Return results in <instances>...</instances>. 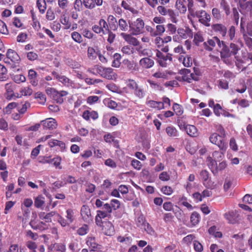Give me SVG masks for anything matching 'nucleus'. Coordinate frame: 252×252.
Masks as SVG:
<instances>
[{"label": "nucleus", "instance_id": "obj_1", "mask_svg": "<svg viewBox=\"0 0 252 252\" xmlns=\"http://www.w3.org/2000/svg\"><path fill=\"white\" fill-rule=\"evenodd\" d=\"M145 23L141 18H138L133 21H129V31L133 35H137L142 33L144 31Z\"/></svg>", "mask_w": 252, "mask_h": 252}, {"label": "nucleus", "instance_id": "obj_2", "mask_svg": "<svg viewBox=\"0 0 252 252\" xmlns=\"http://www.w3.org/2000/svg\"><path fill=\"white\" fill-rule=\"evenodd\" d=\"M127 87L132 91L134 95L139 99L143 98L146 94V91L144 88L139 86L134 80H129L127 84Z\"/></svg>", "mask_w": 252, "mask_h": 252}, {"label": "nucleus", "instance_id": "obj_3", "mask_svg": "<svg viewBox=\"0 0 252 252\" xmlns=\"http://www.w3.org/2000/svg\"><path fill=\"white\" fill-rule=\"evenodd\" d=\"M224 138L217 133H213L210 136L209 139L212 143L217 145L220 150L225 151L227 148V143Z\"/></svg>", "mask_w": 252, "mask_h": 252}, {"label": "nucleus", "instance_id": "obj_4", "mask_svg": "<svg viewBox=\"0 0 252 252\" xmlns=\"http://www.w3.org/2000/svg\"><path fill=\"white\" fill-rule=\"evenodd\" d=\"M94 69L96 70V73H98L102 77L109 80L116 78V75L112 68H106L100 66H96Z\"/></svg>", "mask_w": 252, "mask_h": 252}, {"label": "nucleus", "instance_id": "obj_5", "mask_svg": "<svg viewBox=\"0 0 252 252\" xmlns=\"http://www.w3.org/2000/svg\"><path fill=\"white\" fill-rule=\"evenodd\" d=\"M157 10L161 15L170 17L172 22H177L176 14L172 9L167 8L163 6H158Z\"/></svg>", "mask_w": 252, "mask_h": 252}, {"label": "nucleus", "instance_id": "obj_6", "mask_svg": "<svg viewBox=\"0 0 252 252\" xmlns=\"http://www.w3.org/2000/svg\"><path fill=\"white\" fill-rule=\"evenodd\" d=\"M197 18H199V21L207 27L210 26V22L211 17L205 11L201 10L198 11Z\"/></svg>", "mask_w": 252, "mask_h": 252}, {"label": "nucleus", "instance_id": "obj_7", "mask_svg": "<svg viewBox=\"0 0 252 252\" xmlns=\"http://www.w3.org/2000/svg\"><path fill=\"white\" fill-rule=\"evenodd\" d=\"M112 213L111 209L110 208V205L109 203H105L104 204L103 208L97 211V214L98 217L100 218H106L111 216Z\"/></svg>", "mask_w": 252, "mask_h": 252}, {"label": "nucleus", "instance_id": "obj_8", "mask_svg": "<svg viewBox=\"0 0 252 252\" xmlns=\"http://www.w3.org/2000/svg\"><path fill=\"white\" fill-rule=\"evenodd\" d=\"M120 35L129 44L136 46L139 45L140 43L138 39L132 36L133 35L131 34V32H130V34L122 32Z\"/></svg>", "mask_w": 252, "mask_h": 252}, {"label": "nucleus", "instance_id": "obj_9", "mask_svg": "<svg viewBox=\"0 0 252 252\" xmlns=\"http://www.w3.org/2000/svg\"><path fill=\"white\" fill-rule=\"evenodd\" d=\"M219 38L217 36H214L211 39H208L207 41L203 43V47L205 50L208 51H212L216 47Z\"/></svg>", "mask_w": 252, "mask_h": 252}, {"label": "nucleus", "instance_id": "obj_10", "mask_svg": "<svg viewBox=\"0 0 252 252\" xmlns=\"http://www.w3.org/2000/svg\"><path fill=\"white\" fill-rule=\"evenodd\" d=\"M81 215L85 221L89 222L92 220L93 218L91 215V210L87 205H83L81 209Z\"/></svg>", "mask_w": 252, "mask_h": 252}, {"label": "nucleus", "instance_id": "obj_11", "mask_svg": "<svg viewBox=\"0 0 252 252\" xmlns=\"http://www.w3.org/2000/svg\"><path fill=\"white\" fill-rule=\"evenodd\" d=\"M237 1L240 8L244 12H248L252 10V0H237Z\"/></svg>", "mask_w": 252, "mask_h": 252}, {"label": "nucleus", "instance_id": "obj_12", "mask_svg": "<svg viewBox=\"0 0 252 252\" xmlns=\"http://www.w3.org/2000/svg\"><path fill=\"white\" fill-rule=\"evenodd\" d=\"M212 29L216 32L219 33L222 37L226 36L227 28L226 26L221 24H215L212 25Z\"/></svg>", "mask_w": 252, "mask_h": 252}, {"label": "nucleus", "instance_id": "obj_13", "mask_svg": "<svg viewBox=\"0 0 252 252\" xmlns=\"http://www.w3.org/2000/svg\"><path fill=\"white\" fill-rule=\"evenodd\" d=\"M41 124L44 129H53L57 126L56 120L52 118L41 121Z\"/></svg>", "mask_w": 252, "mask_h": 252}, {"label": "nucleus", "instance_id": "obj_14", "mask_svg": "<svg viewBox=\"0 0 252 252\" xmlns=\"http://www.w3.org/2000/svg\"><path fill=\"white\" fill-rule=\"evenodd\" d=\"M55 76L56 78L61 82L63 84L64 86L68 87H72L73 88L75 86L74 83L73 82L69 79L68 78H67L66 76L64 75H61L57 74V73L55 74Z\"/></svg>", "mask_w": 252, "mask_h": 252}, {"label": "nucleus", "instance_id": "obj_15", "mask_svg": "<svg viewBox=\"0 0 252 252\" xmlns=\"http://www.w3.org/2000/svg\"><path fill=\"white\" fill-rule=\"evenodd\" d=\"M6 55L7 58L9 59L13 63H19L20 62L21 58L19 55L16 51L11 49L7 50Z\"/></svg>", "mask_w": 252, "mask_h": 252}, {"label": "nucleus", "instance_id": "obj_16", "mask_svg": "<svg viewBox=\"0 0 252 252\" xmlns=\"http://www.w3.org/2000/svg\"><path fill=\"white\" fill-rule=\"evenodd\" d=\"M154 61L150 57H145L142 58L139 61V64L143 68L149 69L152 67L154 65Z\"/></svg>", "mask_w": 252, "mask_h": 252}, {"label": "nucleus", "instance_id": "obj_17", "mask_svg": "<svg viewBox=\"0 0 252 252\" xmlns=\"http://www.w3.org/2000/svg\"><path fill=\"white\" fill-rule=\"evenodd\" d=\"M37 77V73L33 69H31L28 71V78L33 86H36L38 85V81Z\"/></svg>", "mask_w": 252, "mask_h": 252}, {"label": "nucleus", "instance_id": "obj_18", "mask_svg": "<svg viewBox=\"0 0 252 252\" xmlns=\"http://www.w3.org/2000/svg\"><path fill=\"white\" fill-rule=\"evenodd\" d=\"M107 21L109 27L112 31H116L118 30V21L117 20V19L114 16L112 15H109Z\"/></svg>", "mask_w": 252, "mask_h": 252}, {"label": "nucleus", "instance_id": "obj_19", "mask_svg": "<svg viewBox=\"0 0 252 252\" xmlns=\"http://www.w3.org/2000/svg\"><path fill=\"white\" fill-rule=\"evenodd\" d=\"M177 32L179 35L184 39H186L188 37H191L192 36L191 30L188 28L185 29L183 28H179L177 30Z\"/></svg>", "mask_w": 252, "mask_h": 252}, {"label": "nucleus", "instance_id": "obj_20", "mask_svg": "<svg viewBox=\"0 0 252 252\" xmlns=\"http://www.w3.org/2000/svg\"><path fill=\"white\" fill-rule=\"evenodd\" d=\"M56 214L55 211H51L48 213L41 212L38 214V216L41 220H45L46 222H50L52 221V217L56 216Z\"/></svg>", "mask_w": 252, "mask_h": 252}, {"label": "nucleus", "instance_id": "obj_21", "mask_svg": "<svg viewBox=\"0 0 252 252\" xmlns=\"http://www.w3.org/2000/svg\"><path fill=\"white\" fill-rule=\"evenodd\" d=\"M146 103L148 107L155 108L157 110H161L164 108L163 103L161 101H156L150 100H147Z\"/></svg>", "mask_w": 252, "mask_h": 252}, {"label": "nucleus", "instance_id": "obj_22", "mask_svg": "<svg viewBox=\"0 0 252 252\" xmlns=\"http://www.w3.org/2000/svg\"><path fill=\"white\" fill-rule=\"evenodd\" d=\"M186 3V0H177L175 6L180 13L184 14L186 12L187 9Z\"/></svg>", "mask_w": 252, "mask_h": 252}, {"label": "nucleus", "instance_id": "obj_23", "mask_svg": "<svg viewBox=\"0 0 252 252\" xmlns=\"http://www.w3.org/2000/svg\"><path fill=\"white\" fill-rule=\"evenodd\" d=\"M118 29L120 31L125 32L129 29V21L127 22L126 19L120 18L118 20Z\"/></svg>", "mask_w": 252, "mask_h": 252}, {"label": "nucleus", "instance_id": "obj_24", "mask_svg": "<svg viewBox=\"0 0 252 252\" xmlns=\"http://www.w3.org/2000/svg\"><path fill=\"white\" fill-rule=\"evenodd\" d=\"M86 244L91 249V251H94L96 249H100V246L98 245L94 238L89 237L87 239Z\"/></svg>", "mask_w": 252, "mask_h": 252}, {"label": "nucleus", "instance_id": "obj_25", "mask_svg": "<svg viewBox=\"0 0 252 252\" xmlns=\"http://www.w3.org/2000/svg\"><path fill=\"white\" fill-rule=\"evenodd\" d=\"M103 230L107 235H112L114 233V228L110 222H105L104 225H102Z\"/></svg>", "mask_w": 252, "mask_h": 252}, {"label": "nucleus", "instance_id": "obj_26", "mask_svg": "<svg viewBox=\"0 0 252 252\" xmlns=\"http://www.w3.org/2000/svg\"><path fill=\"white\" fill-rule=\"evenodd\" d=\"M136 50L139 56L140 57H151L152 56V52L148 48H143L142 47H140L137 48Z\"/></svg>", "mask_w": 252, "mask_h": 252}, {"label": "nucleus", "instance_id": "obj_27", "mask_svg": "<svg viewBox=\"0 0 252 252\" xmlns=\"http://www.w3.org/2000/svg\"><path fill=\"white\" fill-rule=\"evenodd\" d=\"M237 43L238 44H236L233 43H231L230 44V48L231 49L230 52L233 55H236L241 47L243 46V43L240 39H239L237 40Z\"/></svg>", "mask_w": 252, "mask_h": 252}, {"label": "nucleus", "instance_id": "obj_28", "mask_svg": "<svg viewBox=\"0 0 252 252\" xmlns=\"http://www.w3.org/2000/svg\"><path fill=\"white\" fill-rule=\"evenodd\" d=\"M185 129L189 135L192 137H195L197 135V130L195 126L188 125L185 126Z\"/></svg>", "mask_w": 252, "mask_h": 252}, {"label": "nucleus", "instance_id": "obj_29", "mask_svg": "<svg viewBox=\"0 0 252 252\" xmlns=\"http://www.w3.org/2000/svg\"><path fill=\"white\" fill-rule=\"evenodd\" d=\"M180 73L182 74V79L188 83H191V79L190 78L191 74V71L189 69H183L181 70Z\"/></svg>", "mask_w": 252, "mask_h": 252}, {"label": "nucleus", "instance_id": "obj_30", "mask_svg": "<svg viewBox=\"0 0 252 252\" xmlns=\"http://www.w3.org/2000/svg\"><path fill=\"white\" fill-rule=\"evenodd\" d=\"M200 175L201 178L204 182V185L208 188H212L213 186L210 185L209 183L207 182L209 176V172L206 170H202L200 172Z\"/></svg>", "mask_w": 252, "mask_h": 252}, {"label": "nucleus", "instance_id": "obj_31", "mask_svg": "<svg viewBox=\"0 0 252 252\" xmlns=\"http://www.w3.org/2000/svg\"><path fill=\"white\" fill-rule=\"evenodd\" d=\"M216 160V159L215 158L214 159H213L211 157H208L207 159L208 165L214 174H215L217 167V163Z\"/></svg>", "mask_w": 252, "mask_h": 252}, {"label": "nucleus", "instance_id": "obj_32", "mask_svg": "<svg viewBox=\"0 0 252 252\" xmlns=\"http://www.w3.org/2000/svg\"><path fill=\"white\" fill-rule=\"evenodd\" d=\"M179 60L182 62L183 65L185 67H190L192 64V59L191 57L187 56L186 57L182 56L179 58Z\"/></svg>", "mask_w": 252, "mask_h": 252}, {"label": "nucleus", "instance_id": "obj_33", "mask_svg": "<svg viewBox=\"0 0 252 252\" xmlns=\"http://www.w3.org/2000/svg\"><path fill=\"white\" fill-rule=\"evenodd\" d=\"M48 145L50 147L59 146L61 149H64L65 148V143L61 141L56 139H52L48 142Z\"/></svg>", "mask_w": 252, "mask_h": 252}, {"label": "nucleus", "instance_id": "obj_34", "mask_svg": "<svg viewBox=\"0 0 252 252\" xmlns=\"http://www.w3.org/2000/svg\"><path fill=\"white\" fill-rule=\"evenodd\" d=\"M167 134L170 137H177L179 133L177 129L173 126H168L165 129Z\"/></svg>", "mask_w": 252, "mask_h": 252}, {"label": "nucleus", "instance_id": "obj_35", "mask_svg": "<svg viewBox=\"0 0 252 252\" xmlns=\"http://www.w3.org/2000/svg\"><path fill=\"white\" fill-rule=\"evenodd\" d=\"M190 222L192 226H195L200 221V216L196 212H193L190 218Z\"/></svg>", "mask_w": 252, "mask_h": 252}, {"label": "nucleus", "instance_id": "obj_36", "mask_svg": "<svg viewBox=\"0 0 252 252\" xmlns=\"http://www.w3.org/2000/svg\"><path fill=\"white\" fill-rule=\"evenodd\" d=\"M190 75L191 81L192 80L195 81H198L200 79V77L201 76V72L200 70L197 67H193V72L191 73Z\"/></svg>", "mask_w": 252, "mask_h": 252}, {"label": "nucleus", "instance_id": "obj_37", "mask_svg": "<svg viewBox=\"0 0 252 252\" xmlns=\"http://www.w3.org/2000/svg\"><path fill=\"white\" fill-rule=\"evenodd\" d=\"M36 5L41 14L45 13L46 9V2L45 0H37Z\"/></svg>", "mask_w": 252, "mask_h": 252}, {"label": "nucleus", "instance_id": "obj_38", "mask_svg": "<svg viewBox=\"0 0 252 252\" xmlns=\"http://www.w3.org/2000/svg\"><path fill=\"white\" fill-rule=\"evenodd\" d=\"M231 53L228 47L226 45H223V48L220 51V57L221 58L226 59L231 55Z\"/></svg>", "mask_w": 252, "mask_h": 252}, {"label": "nucleus", "instance_id": "obj_39", "mask_svg": "<svg viewBox=\"0 0 252 252\" xmlns=\"http://www.w3.org/2000/svg\"><path fill=\"white\" fill-rule=\"evenodd\" d=\"M156 56L158 59H161L164 60H169V61H171L172 60V56L171 54H164L158 50H157V51Z\"/></svg>", "mask_w": 252, "mask_h": 252}, {"label": "nucleus", "instance_id": "obj_40", "mask_svg": "<svg viewBox=\"0 0 252 252\" xmlns=\"http://www.w3.org/2000/svg\"><path fill=\"white\" fill-rule=\"evenodd\" d=\"M221 8L225 12V14L227 16L230 13V6L228 3L225 0H221L220 2Z\"/></svg>", "mask_w": 252, "mask_h": 252}, {"label": "nucleus", "instance_id": "obj_41", "mask_svg": "<svg viewBox=\"0 0 252 252\" xmlns=\"http://www.w3.org/2000/svg\"><path fill=\"white\" fill-rule=\"evenodd\" d=\"M60 22L65 26V29H69L71 27V23L69 22V18L65 15H63L61 17Z\"/></svg>", "mask_w": 252, "mask_h": 252}, {"label": "nucleus", "instance_id": "obj_42", "mask_svg": "<svg viewBox=\"0 0 252 252\" xmlns=\"http://www.w3.org/2000/svg\"><path fill=\"white\" fill-rule=\"evenodd\" d=\"M53 99L58 103L61 104L63 102L64 98L61 97V95L58 93V91L53 90L52 91Z\"/></svg>", "mask_w": 252, "mask_h": 252}, {"label": "nucleus", "instance_id": "obj_43", "mask_svg": "<svg viewBox=\"0 0 252 252\" xmlns=\"http://www.w3.org/2000/svg\"><path fill=\"white\" fill-rule=\"evenodd\" d=\"M210 234L213 235L216 238H220L222 237V233L217 231V227L215 226H211L208 230Z\"/></svg>", "mask_w": 252, "mask_h": 252}, {"label": "nucleus", "instance_id": "obj_44", "mask_svg": "<svg viewBox=\"0 0 252 252\" xmlns=\"http://www.w3.org/2000/svg\"><path fill=\"white\" fill-rule=\"evenodd\" d=\"M135 222L136 225L141 228H142L145 224L147 222L145 217L143 215H140L138 216L136 219Z\"/></svg>", "mask_w": 252, "mask_h": 252}, {"label": "nucleus", "instance_id": "obj_45", "mask_svg": "<svg viewBox=\"0 0 252 252\" xmlns=\"http://www.w3.org/2000/svg\"><path fill=\"white\" fill-rule=\"evenodd\" d=\"M165 29L163 25H158L155 29V37L161 35L165 32Z\"/></svg>", "mask_w": 252, "mask_h": 252}, {"label": "nucleus", "instance_id": "obj_46", "mask_svg": "<svg viewBox=\"0 0 252 252\" xmlns=\"http://www.w3.org/2000/svg\"><path fill=\"white\" fill-rule=\"evenodd\" d=\"M84 6L86 8L92 9L95 7L94 0H83Z\"/></svg>", "mask_w": 252, "mask_h": 252}, {"label": "nucleus", "instance_id": "obj_47", "mask_svg": "<svg viewBox=\"0 0 252 252\" xmlns=\"http://www.w3.org/2000/svg\"><path fill=\"white\" fill-rule=\"evenodd\" d=\"M17 106V103L14 102L9 103L7 106L4 108L3 112L5 114H10L12 109Z\"/></svg>", "mask_w": 252, "mask_h": 252}, {"label": "nucleus", "instance_id": "obj_48", "mask_svg": "<svg viewBox=\"0 0 252 252\" xmlns=\"http://www.w3.org/2000/svg\"><path fill=\"white\" fill-rule=\"evenodd\" d=\"M71 37L75 42L80 43L83 41V38L81 35L77 32H74L71 33Z\"/></svg>", "mask_w": 252, "mask_h": 252}, {"label": "nucleus", "instance_id": "obj_49", "mask_svg": "<svg viewBox=\"0 0 252 252\" xmlns=\"http://www.w3.org/2000/svg\"><path fill=\"white\" fill-rule=\"evenodd\" d=\"M44 198L41 196H38L35 198L34 206L36 208L41 207L44 204Z\"/></svg>", "mask_w": 252, "mask_h": 252}, {"label": "nucleus", "instance_id": "obj_50", "mask_svg": "<svg viewBox=\"0 0 252 252\" xmlns=\"http://www.w3.org/2000/svg\"><path fill=\"white\" fill-rule=\"evenodd\" d=\"M68 0H58L59 7L63 10H67L68 7Z\"/></svg>", "mask_w": 252, "mask_h": 252}, {"label": "nucleus", "instance_id": "obj_51", "mask_svg": "<svg viewBox=\"0 0 252 252\" xmlns=\"http://www.w3.org/2000/svg\"><path fill=\"white\" fill-rule=\"evenodd\" d=\"M241 62L248 63V64L252 63V54L249 53H244Z\"/></svg>", "mask_w": 252, "mask_h": 252}, {"label": "nucleus", "instance_id": "obj_52", "mask_svg": "<svg viewBox=\"0 0 252 252\" xmlns=\"http://www.w3.org/2000/svg\"><path fill=\"white\" fill-rule=\"evenodd\" d=\"M22 210H23V217L18 216V219L21 220L23 222L26 223V220L29 218V214L30 213V211L29 209H24L22 208Z\"/></svg>", "mask_w": 252, "mask_h": 252}, {"label": "nucleus", "instance_id": "obj_53", "mask_svg": "<svg viewBox=\"0 0 252 252\" xmlns=\"http://www.w3.org/2000/svg\"><path fill=\"white\" fill-rule=\"evenodd\" d=\"M236 29L234 26H231L228 31L227 37L229 40H233L235 38Z\"/></svg>", "mask_w": 252, "mask_h": 252}, {"label": "nucleus", "instance_id": "obj_54", "mask_svg": "<svg viewBox=\"0 0 252 252\" xmlns=\"http://www.w3.org/2000/svg\"><path fill=\"white\" fill-rule=\"evenodd\" d=\"M173 109L177 115H181L183 113V109L182 106L176 103L173 104Z\"/></svg>", "mask_w": 252, "mask_h": 252}, {"label": "nucleus", "instance_id": "obj_55", "mask_svg": "<svg viewBox=\"0 0 252 252\" xmlns=\"http://www.w3.org/2000/svg\"><path fill=\"white\" fill-rule=\"evenodd\" d=\"M13 80L14 81L17 83H23L26 82V78L25 76L22 74L16 75L13 77Z\"/></svg>", "mask_w": 252, "mask_h": 252}, {"label": "nucleus", "instance_id": "obj_56", "mask_svg": "<svg viewBox=\"0 0 252 252\" xmlns=\"http://www.w3.org/2000/svg\"><path fill=\"white\" fill-rule=\"evenodd\" d=\"M142 228L144 229L146 231V232L150 235L153 236L155 234V230L151 226V225L148 222H146V224H145Z\"/></svg>", "mask_w": 252, "mask_h": 252}, {"label": "nucleus", "instance_id": "obj_57", "mask_svg": "<svg viewBox=\"0 0 252 252\" xmlns=\"http://www.w3.org/2000/svg\"><path fill=\"white\" fill-rule=\"evenodd\" d=\"M53 248L57 252H65V246L61 243H56L53 245Z\"/></svg>", "mask_w": 252, "mask_h": 252}, {"label": "nucleus", "instance_id": "obj_58", "mask_svg": "<svg viewBox=\"0 0 252 252\" xmlns=\"http://www.w3.org/2000/svg\"><path fill=\"white\" fill-rule=\"evenodd\" d=\"M20 92L24 96H30L32 93V90L30 87H26L22 88Z\"/></svg>", "mask_w": 252, "mask_h": 252}, {"label": "nucleus", "instance_id": "obj_59", "mask_svg": "<svg viewBox=\"0 0 252 252\" xmlns=\"http://www.w3.org/2000/svg\"><path fill=\"white\" fill-rule=\"evenodd\" d=\"M234 213L233 212H228L224 215V218L227 220L229 223H233L235 222Z\"/></svg>", "mask_w": 252, "mask_h": 252}, {"label": "nucleus", "instance_id": "obj_60", "mask_svg": "<svg viewBox=\"0 0 252 252\" xmlns=\"http://www.w3.org/2000/svg\"><path fill=\"white\" fill-rule=\"evenodd\" d=\"M99 25L102 29V30H104L105 32H107L110 31L108 23H107L104 19H100L99 21Z\"/></svg>", "mask_w": 252, "mask_h": 252}, {"label": "nucleus", "instance_id": "obj_61", "mask_svg": "<svg viewBox=\"0 0 252 252\" xmlns=\"http://www.w3.org/2000/svg\"><path fill=\"white\" fill-rule=\"evenodd\" d=\"M8 33V30L5 23L0 20V33L7 35Z\"/></svg>", "mask_w": 252, "mask_h": 252}, {"label": "nucleus", "instance_id": "obj_62", "mask_svg": "<svg viewBox=\"0 0 252 252\" xmlns=\"http://www.w3.org/2000/svg\"><path fill=\"white\" fill-rule=\"evenodd\" d=\"M109 204L110 205L111 211H112L113 209L116 210L119 208L120 206V201L117 199H112Z\"/></svg>", "mask_w": 252, "mask_h": 252}, {"label": "nucleus", "instance_id": "obj_63", "mask_svg": "<svg viewBox=\"0 0 252 252\" xmlns=\"http://www.w3.org/2000/svg\"><path fill=\"white\" fill-rule=\"evenodd\" d=\"M161 191L163 194L167 195H171L173 192L172 188L167 186L163 187L161 189Z\"/></svg>", "mask_w": 252, "mask_h": 252}, {"label": "nucleus", "instance_id": "obj_64", "mask_svg": "<svg viewBox=\"0 0 252 252\" xmlns=\"http://www.w3.org/2000/svg\"><path fill=\"white\" fill-rule=\"evenodd\" d=\"M203 40L204 39L201 33L197 32L194 34L193 41L196 45H198L200 42H203Z\"/></svg>", "mask_w": 252, "mask_h": 252}]
</instances>
